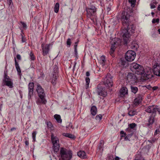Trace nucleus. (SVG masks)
<instances>
[{"instance_id":"obj_1","label":"nucleus","mask_w":160,"mask_h":160,"mask_svg":"<svg viewBox=\"0 0 160 160\" xmlns=\"http://www.w3.org/2000/svg\"><path fill=\"white\" fill-rule=\"evenodd\" d=\"M130 15L127 12H123L121 18L124 29L122 30V37L124 44L127 45L130 42V36L135 32V27L133 24L128 23Z\"/></svg>"},{"instance_id":"obj_2","label":"nucleus","mask_w":160,"mask_h":160,"mask_svg":"<svg viewBox=\"0 0 160 160\" xmlns=\"http://www.w3.org/2000/svg\"><path fill=\"white\" fill-rule=\"evenodd\" d=\"M36 91L39 97L36 101L38 105L42 104H45L47 102L45 98L46 94L43 89L39 84L37 85Z\"/></svg>"},{"instance_id":"obj_3","label":"nucleus","mask_w":160,"mask_h":160,"mask_svg":"<svg viewBox=\"0 0 160 160\" xmlns=\"http://www.w3.org/2000/svg\"><path fill=\"white\" fill-rule=\"evenodd\" d=\"M59 152V156L62 160H71L72 158V152L70 149L61 148Z\"/></svg>"},{"instance_id":"obj_4","label":"nucleus","mask_w":160,"mask_h":160,"mask_svg":"<svg viewBox=\"0 0 160 160\" xmlns=\"http://www.w3.org/2000/svg\"><path fill=\"white\" fill-rule=\"evenodd\" d=\"M87 12V16L88 18H90L92 20H93V19L96 17L97 9L93 6H90L86 9Z\"/></svg>"},{"instance_id":"obj_5","label":"nucleus","mask_w":160,"mask_h":160,"mask_svg":"<svg viewBox=\"0 0 160 160\" xmlns=\"http://www.w3.org/2000/svg\"><path fill=\"white\" fill-rule=\"evenodd\" d=\"M130 70L138 75L142 74L144 72L143 67L137 63H133L130 66Z\"/></svg>"},{"instance_id":"obj_6","label":"nucleus","mask_w":160,"mask_h":160,"mask_svg":"<svg viewBox=\"0 0 160 160\" xmlns=\"http://www.w3.org/2000/svg\"><path fill=\"white\" fill-rule=\"evenodd\" d=\"M2 85L6 86L11 88L13 87L12 80L9 78L7 73L4 72L2 79Z\"/></svg>"},{"instance_id":"obj_7","label":"nucleus","mask_w":160,"mask_h":160,"mask_svg":"<svg viewBox=\"0 0 160 160\" xmlns=\"http://www.w3.org/2000/svg\"><path fill=\"white\" fill-rule=\"evenodd\" d=\"M145 111L148 113H151L153 115H156V112L158 111L159 114H160V108H158L157 105H153L149 106L145 108Z\"/></svg>"},{"instance_id":"obj_8","label":"nucleus","mask_w":160,"mask_h":160,"mask_svg":"<svg viewBox=\"0 0 160 160\" xmlns=\"http://www.w3.org/2000/svg\"><path fill=\"white\" fill-rule=\"evenodd\" d=\"M136 56L135 52L132 50H128L126 53L125 58L126 60L128 62H132L135 59Z\"/></svg>"},{"instance_id":"obj_9","label":"nucleus","mask_w":160,"mask_h":160,"mask_svg":"<svg viewBox=\"0 0 160 160\" xmlns=\"http://www.w3.org/2000/svg\"><path fill=\"white\" fill-rule=\"evenodd\" d=\"M112 78V77L110 74H108L104 79L103 83L106 87L109 88L112 86L113 85Z\"/></svg>"},{"instance_id":"obj_10","label":"nucleus","mask_w":160,"mask_h":160,"mask_svg":"<svg viewBox=\"0 0 160 160\" xmlns=\"http://www.w3.org/2000/svg\"><path fill=\"white\" fill-rule=\"evenodd\" d=\"M121 40L118 38H114L111 42V50H115L117 46L120 45L121 44Z\"/></svg>"},{"instance_id":"obj_11","label":"nucleus","mask_w":160,"mask_h":160,"mask_svg":"<svg viewBox=\"0 0 160 160\" xmlns=\"http://www.w3.org/2000/svg\"><path fill=\"white\" fill-rule=\"evenodd\" d=\"M127 80L129 82L132 84H134L137 82L136 75L132 73H129L127 76Z\"/></svg>"},{"instance_id":"obj_12","label":"nucleus","mask_w":160,"mask_h":160,"mask_svg":"<svg viewBox=\"0 0 160 160\" xmlns=\"http://www.w3.org/2000/svg\"><path fill=\"white\" fill-rule=\"evenodd\" d=\"M104 89V88H102L101 86L98 85L97 89V92L98 95L104 97L106 96L107 95V93Z\"/></svg>"},{"instance_id":"obj_13","label":"nucleus","mask_w":160,"mask_h":160,"mask_svg":"<svg viewBox=\"0 0 160 160\" xmlns=\"http://www.w3.org/2000/svg\"><path fill=\"white\" fill-rule=\"evenodd\" d=\"M153 71L155 75L160 76V63H156L154 64Z\"/></svg>"},{"instance_id":"obj_14","label":"nucleus","mask_w":160,"mask_h":160,"mask_svg":"<svg viewBox=\"0 0 160 160\" xmlns=\"http://www.w3.org/2000/svg\"><path fill=\"white\" fill-rule=\"evenodd\" d=\"M50 45L49 44H46L45 46H44L43 44H42L41 47L42 52V54L44 56L46 55L48 53Z\"/></svg>"},{"instance_id":"obj_15","label":"nucleus","mask_w":160,"mask_h":160,"mask_svg":"<svg viewBox=\"0 0 160 160\" xmlns=\"http://www.w3.org/2000/svg\"><path fill=\"white\" fill-rule=\"evenodd\" d=\"M155 115L152 114L150 115L148 120V122L146 124V126L149 128L152 127V124L154 122Z\"/></svg>"},{"instance_id":"obj_16","label":"nucleus","mask_w":160,"mask_h":160,"mask_svg":"<svg viewBox=\"0 0 160 160\" xmlns=\"http://www.w3.org/2000/svg\"><path fill=\"white\" fill-rule=\"evenodd\" d=\"M34 87V84L33 82H30L28 85V98H31L32 96L33 89Z\"/></svg>"},{"instance_id":"obj_17","label":"nucleus","mask_w":160,"mask_h":160,"mask_svg":"<svg viewBox=\"0 0 160 160\" xmlns=\"http://www.w3.org/2000/svg\"><path fill=\"white\" fill-rule=\"evenodd\" d=\"M142 96L141 94L138 95L137 97L135 98L133 101L134 106H136L140 103L142 100Z\"/></svg>"},{"instance_id":"obj_18","label":"nucleus","mask_w":160,"mask_h":160,"mask_svg":"<svg viewBox=\"0 0 160 160\" xmlns=\"http://www.w3.org/2000/svg\"><path fill=\"white\" fill-rule=\"evenodd\" d=\"M128 94V90L127 88L126 87H123L121 89L120 91L119 97H125L126 95Z\"/></svg>"},{"instance_id":"obj_19","label":"nucleus","mask_w":160,"mask_h":160,"mask_svg":"<svg viewBox=\"0 0 160 160\" xmlns=\"http://www.w3.org/2000/svg\"><path fill=\"white\" fill-rule=\"evenodd\" d=\"M51 138L52 143L53 145L56 144H59V139L58 137L56 136H55L53 133H52L51 136Z\"/></svg>"},{"instance_id":"obj_20","label":"nucleus","mask_w":160,"mask_h":160,"mask_svg":"<svg viewBox=\"0 0 160 160\" xmlns=\"http://www.w3.org/2000/svg\"><path fill=\"white\" fill-rule=\"evenodd\" d=\"M14 61L15 62V65L16 68V69L17 71L18 72V74L20 76L21 75V71L20 68V67L19 66L18 63L17 61L16 58H14Z\"/></svg>"},{"instance_id":"obj_21","label":"nucleus","mask_w":160,"mask_h":160,"mask_svg":"<svg viewBox=\"0 0 160 160\" xmlns=\"http://www.w3.org/2000/svg\"><path fill=\"white\" fill-rule=\"evenodd\" d=\"M142 75V77H143V79L144 80H147L151 78L152 75L150 74H148L146 73H145L144 70V72H142V74H140Z\"/></svg>"},{"instance_id":"obj_22","label":"nucleus","mask_w":160,"mask_h":160,"mask_svg":"<svg viewBox=\"0 0 160 160\" xmlns=\"http://www.w3.org/2000/svg\"><path fill=\"white\" fill-rule=\"evenodd\" d=\"M131 48L134 50H136L138 47V45L136 41H133L131 44Z\"/></svg>"},{"instance_id":"obj_23","label":"nucleus","mask_w":160,"mask_h":160,"mask_svg":"<svg viewBox=\"0 0 160 160\" xmlns=\"http://www.w3.org/2000/svg\"><path fill=\"white\" fill-rule=\"evenodd\" d=\"M58 75V74L56 72H54L53 74V77L51 82L53 85H55L56 84Z\"/></svg>"},{"instance_id":"obj_24","label":"nucleus","mask_w":160,"mask_h":160,"mask_svg":"<svg viewBox=\"0 0 160 160\" xmlns=\"http://www.w3.org/2000/svg\"><path fill=\"white\" fill-rule=\"evenodd\" d=\"M77 155L81 158H86V153L83 151H80L78 152Z\"/></svg>"},{"instance_id":"obj_25","label":"nucleus","mask_w":160,"mask_h":160,"mask_svg":"<svg viewBox=\"0 0 160 160\" xmlns=\"http://www.w3.org/2000/svg\"><path fill=\"white\" fill-rule=\"evenodd\" d=\"M59 144H56L53 145L52 148L54 152L55 153H57L59 151Z\"/></svg>"},{"instance_id":"obj_26","label":"nucleus","mask_w":160,"mask_h":160,"mask_svg":"<svg viewBox=\"0 0 160 160\" xmlns=\"http://www.w3.org/2000/svg\"><path fill=\"white\" fill-rule=\"evenodd\" d=\"M97 108L96 106H93L91 108V114L93 116L95 115L97 113Z\"/></svg>"},{"instance_id":"obj_27","label":"nucleus","mask_w":160,"mask_h":160,"mask_svg":"<svg viewBox=\"0 0 160 160\" xmlns=\"http://www.w3.org/2000/svg\"><path fill=\"white\" fill-rule=\"evenodd\" d=\"M128 129H132L133 130H135L137 126V124L135 123H132L128 125Z\"/></svg>"},{"instance_id":"obj_28","label":"nucleus","mask_w":160,"mask_h":160,"mask_svg":"<svg viewBox=\"0 0 160 160\" xmlns=\"http://www.w3.org/2000/svg\"><path fill=\"white\" fill-rule=\"evenodd\" d=\"M137 114V112L136 110H131L129 111L128 112V115L131 116H133Z\"/></svg>"},{"instance_id":"obj_29","label":"nucleus","mask_w":160,"mask_h":160,"mask_svg":"<svg viewBox=\"0 0 160 160\" xmlns=\"http://www.w3.org/2000/svg\"><path fill=\"white\" fill-rule=\"evenodd\" d=\"M54 117L58 122L61 123L62 120L59 115L55 114L54 115Z\"/></svg>"},{"instance_id":"obj_30","label":"nucleus","mask_w":160,"mask_h":160,"mask_svg":"<svg viewBox=\"0 0 160 160\" xmlns=\"http://www.w3.org/2000/svg\"><path fill=\"white\" fill-rule=\"evenodd\" d=\"M62 135L66 137L69 138H74V136L69 133H63Z\"/></svg>"},{"instance_id":"obj_31","label":"nucleus","mask_w":160,"mask_h":160,"mask_svg":"<svg viewBox=\"0 0 160 160\" xmlns=\"http://www.w3.org/2000/svg\"><path fill=\"white\" fill-rule=\"evenodd\" d=\"M131 89L132 92L134 94L136 93L138 90V89L137 87L132 86H131Z\"/></svg>"},{"instance_id":"obj_32","label":"nucleus","mask_w":160,"mask_h":160,"mask_svg":"<svg viewBox=\"0 0 160 160\" xmlns=\"http://www.w3.org/2000/svg\"><path fill=\"white\" fill-rule=\"evenodd\" d=\"M47 125L48 128L50 129V130H54V127L51 122H47Z\"/></svg>"},{"instance_id":"obj_33","label":"nucleus","mask_w":160,"mask_h":160,"mask_svg":"<svg viewBox=\"0 0 160 160\" xmlns=\"http://www.w3.org/2000/svg\"><path fill=\"white\" fill-rule=\"evenodd\" d=\"M59 7V3L58 2L56 3L54 7V11L56 13H58V12Z\"/></svg>"},{"instance_id":"obj_34","label":"nucleus","mask_w":160,"mask_h":160,"mask_svg":"<svg viewBox=\"0 0 160 160\" xmlns=\"http://www.w3.org/2000/svg\"><path fill=\"white\" fill-rule=\"evenodd\" d=\"M85 80L86 82V88L87 89L89 87L90 80L89 78L87 77L86 78Z\"/></svg>"},{"instance_id":"obj_35","label":"nucleus","mask_w":160,"mask_h":160,"mask_svg":"<svg viewBox=\"0 0 160 160\" xmlns=\"http://www.w3.org/2000/svg\"><path fill=\"white\" fill-rule=\"evenodd\" d=\"M129 2L131 4V6L132 7H134L135 2H136V0H128Z\"/></svg>"},{"instance_id":"obj_36","label":"nucleus","mask_w":160,"mask_h":160,"mask_svg":"<svg viewBox=\"0 0 160 160\" xmlns=\"http://www.w3.org/2000/svg\"><path fill=\"white\" fill-rule=\"evenodd\" d=\"M29 55L30 56V59L31 60H34L35 58L34 55L33 53L32 52H31Z\"/></svg>"},{"instance_id":"obj_37","label":"nucleus","mask_w":160,"mask_h":160,"mask_svg":"<svg viewBox=\"0 0 160 160\" xmlns=\"http://www.w3.org/2000/svg\"><path fill=\"white\" fill-rule=\"evenodd\" d=\"M23 30H21V32H22L21 33V35L22 36V42H24L26 41V39L24 37V36H23V34H24L22 32Z\"/></svg>"},{"instance_id":"obj_38","label":"nucleus","mask_w":160,"mask_h":160,"mask_svg":"<svg viewBox=\"0 0 160 160\" xmlns=\"http://www.w3.org/2000/svg\"><path fill=\"white\" fill-rule=\"evenodd\" d=\"M102 117L101 114L97 115L95 117V119L97 120L100 121L102 119Z\"/></svg>"},{"instance_id":"obj_39","label":"nucleus","mask_w":160,"mask_h":160,"mask_svg":"<svg viewBox=\"0 0 160 160\" xmlns=\"http://www.w3.org/2000/svg\"><path fill=\"white\" fill-rule=\"evenodd\" d=\"M36 134L37 132L35 131H33L32 134L33 141H35V137Z\"/></svg>"},{"instance_id":"obj_40","label":"nucleus","mask_w":160,"mask_h":160,"mask_svg":"<svg viewBox=\"0 0 160 160\" xmlns=\"http://www.w3.org/2000/svg\"><path fill=\"white\" fill-rule=\"evenodd\" d=\"M104 143V141L103 140H102L100 141L99 145V149H101L102 148Z\"/></svg>"},{"instance_id":"obj_41","label":"nucleus","mask_w":160,"mask_h":160,"mask_svg":"<svg viewBox=\"0 0 160 160\" xmlns=\"http://www.w3.org/2000/svg\"><path fill=\"white\" fill-rule=\"evenodd\" d=\"M121 64L123 67H126L127 64V62L125 61L124 60H122Z\"/></svg>"},{"instance_id":"obj_42","label":"nucleus","mask_w":160,"mask_h":160,"mask_svg":"<svg viewBox=\"0 0 160 160\" xmlns=\"http://www.w3.org/2000/svg\"><path fill=\"white\" fill-rule=\"evenodd\" d=\"M71 40L70 38H68L67 41V44L68 46V47H69L71 45Z\"/></svg>"},{"instance_id":"obj_43","label":"nucleus","mask_w":160,"mask_h":160,"mask_svg":"<svg viewBox=\"0 0 160 160\" xmlns=\"http://www.w3.org/2000/svg\"><path fill=\"white\" fill-rule=\"evenodd\" d=\"M159 19L158 18H157L156 19H153L152 20V22L153 23H158L159 22Z\"/></svg>"},{"instance_id":"obj_44","label":"nucleus","mask_w":160,"mask_h":160,"mask_svg":"<svg viewBox=\"0 0 160 160\" xmlns=\"http://www.w3.org/2000/svg\"><path fill=\"white\" fill-rule=\"evenodd\" d=\"M127 132H131V135H132V133H133L134 132V130L133 129H128V128L126 129Z\"/></svg>"},{"instance_id":"obj_45","label":"nucleus","mask_w":160,"mask_h":160,"mask_svg":"<svg viewBox=\"0 0 160 160\" xmlns=\"http://www.w3.org/2000/svg\"><path fill=\"white\" fill-rule=\"evenodd\" d=\"M100 60L102 62V63H104L105 61V57L103 56H102L100 58Z\"/></svg>"},{"instance_id":"obj_46","label":"nucleus","mask_w":160,"mask_h":160,"mask_svg":"<svg viewBox=\"0 0 160 160\" xmlns=\"http://www.w3.org/2000/svg\"><path fill=\"white\" fill-rule=\"evenodd\" d=\"M20 23L22 24V27L23 28H27V25L25 23L22 21Z\"/></svg>"},{"instance_id":"obj_47","label":"nucleus","mask_w":160,"mask_h":160,"mask_svg":"<svg viewBox=\"0 0 160 160\" xmlns=\"http://www.w3.org/2000/svg\"><path fill=\"white\" fill-rule=\"evenodd\" d=\"M25 143L26 145L28 146L29 144L28 140H27V138H25Z\"/></svg>"},{"instance_id":"obj_48","label":"nucleus","mask_w":160,"mask_h":160,"mask_svg":"<svg viewBox=\"0 0 160 160\" xmlns=\"http://www.w3.org/2000/svg\"><path fill=\"white\" fill-rule=\"evenodd\" d=\"M74 52H75V56L76 58H77L78 51H77V48H75V49H74Z\"/></svg>"},{"instance_id":"obj_49","label":"nucleus","mask_w":160,"mask_h":160,"mask_svg":"<svg viewBox=\"0 0 160 160\" xmlns=\"http://www.w3.org/2000/svg\"><path fill=\"white\" fill-rule=\"evenodd\" d=\"M7 1L8 4H9V6L11 5V4H12V0H7Z\"/></svg>"},{"instance_id":"obj_50","label":"nucleus","mask_w":160,"mask_h":160,"mask_svg":"<svg viewBox=\"0 0 160 160\" xmlns=\"http://www.w3.org/2000/svg\"><path fill=\"white\" fill-rule=\"evenodd\" d=\"M16 58L17 59L20 60L21 59V57L19 54H17L16 55Z\"/></svg>"},{"instance_id":"obj_51","label":"nucleus","mask_w":160,"mask_h":160,"mask_svg":"<svg viewBox=\"0 0 160 160\" xmlns=\"http://www.w3.org/2000/svg\"><path fill=\"white\" fill-rule=\"evenodd\" d=\"M158 86H154L152 88V89L153 91L156 90L158 88Z\"/></svg>"},{"instance_id":"obj_52","label":"nucleus","mask_w":160,"mask_h":160,"mask_svg":"<svg viewBox=\"0 0 160 160\" xmlns=\"http://www.w3.org/2000/svg\"><path fill=\"white\" fill-rule=\"evenodd\" d=\"M130 137L128 135V136H126L125 138V140H129V138Z\"/></svg>"},{"instance_id":"obj_53","label":"nucleus","mask_w":160,"mask_h":160,"mask_svg":"<svg viewBox=\"0 0 160 160\" xmlns=\"http://www.w3.org/2000/svg\"><path fill=\"white\" fill-rule=\"evenodd\" d=\"M159 132V129H156L154 132V135H157L158 132Z\"/></svg>"},{"instance_id":"obj_54","label":"nucleus","mask_w":160,"mask_h":160,"mask_svg":"<svg viewBox=\"0 0 160 160\" xmlns=\"http://www.w3.org/2000/svg\"><path fill=\"white\" fill-rule=\"evenodd\" d=\"M150 6H151V8L152 9H153V8H155V5L153 4H151Z\"/></svg>"},{"instance_id":"obj_55","label":"nucleus","mask_w":160,"mask_h":160,"mask_svg":"<svg viewBox=\"0 0 160 160\" xmlns=\"http://www.w3.org/2000/svg\"><path fill=\"white\" fill-rule=\"evenodd\" d=\"M114 51L115 50H111H111H110V52H109L110 54V55H112V54L114 52Z\"/></svg>"},{"instance_id":"obj_56","label":"nucleus","mask_w":160,"mask_h":160,"mask_svg":"<svg viewBox=\"0 0 160 160\" xmlns=\"http://www.w3.org/2000/svg\"><path fill=\"white\" fill-rule=\"evenodd\" d=\"M90 74L89 72H86V76L87 77H88L90 76Z\"/></svg>"},{"instance_id":"obj_57","label":"nucleus","mask_w":160,"mask_h":160,"mask_svg":"<svg viewBox=\"0 0 160 160\" xmlns=\"http://www.w3.org/2000/svg\"><path fill=\"white\" fill-rule=\"evenodd\" d=\"M16 129V128H12L11 129V131H12L14 130H15Z\"/></svg>"},{"instance_id":"obj_58","label":"nucleus","mask_w":160,"mask_h":160,"mask_svg":"<svg viewBox=\"0 0 160 160\" xmlns=\"http://www.w3.org/2000/svg\"><path fill=\"white\" fill-rule=\"evenodd\" d=\"M115 160H119L120 159V158H119L118 157H116L115 158Z\"/></svg>"},{"instance_id":"obj_59","label":"nucleus","mask_w":160,"mask_h":160,"mask_svg":"<svg viewBox=\"0 0 160 160\" xmlns=\"http://www.w3.org/2000/svg\"><path fill=\"white\" fill-rule=\"evenodd\" d=\"M126 133L125 134H122V135L121 136V137H126Z\"/></svg>"},{"instance_id":"obj_60","label":"nucleus","mask_w":160,"mask_h":160,"mask_svg":"<svg viewBox=\"0 0 160 160\" xmlns=\"http://www.w3.org/2000/svg\"><path fill=\"white\" fill-rule=\"evenodd\" d=\"M111 10V8H110L109 7H108L107 8V11L108 12L109 11Z\"/></svg>"},{"instance_id":"obj_61","label":"nucleus","mask_w":160,"mask_h":160,"mask_svg":"<svg viewBox=\"0 0 160 160\" xmlns=\"http://www.w3.org/2000/svg\"><path fill=\"white\" fill-rule=\"evenodd\" d=\"M120 133L122 134H124L126 133L124 132L123 131H121L120 132Z\"/></svg>"},{"instance_id":"obj_62","label":"nucleus","mask_w":160,"mask_h":160,"mask_svg":"<svg viewBox=\"0 0 160 160\" xmlns=\"http://www.w3.org/2000/svg\"><path fill=\"white\" fill-rule=\"evenodd\" d=\"M158 9L159 11H160V5L158 6Z\"/></svg>"},{"instance_id":"obj_63","label":"nucleus","mask_w":160,"mask_h":160,"mask_svg":"<svg viewBox=\"0 0 160 160\" xmlns=\"http://www.w3.org/2000/svg\"><path fill=\"white\" fill-rule=\"evenodd\" d=\"M77 44H76L74 45V49L75 48H77Z\"/></svg>"},{"instance_id":"obj_64","label":"nucleus","mask_w":160,"mask_h":160,"mask_svg":"<svg viewBox=\"0 0 160 160\" xmlns=\"http://www.w3.org/2000/svg\"><path fill=\"white\" fill-rule=\"evenodd\" d=\"M158 31L159 32V33H160V28L158 30Z\"/></svg>"}]
</instances>
